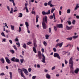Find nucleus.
Instances as JSON below:
<instances>
[{
	"mask_svg": "<svg viewBox=\"0 0 79 79\" xmlns=\"http://www.w3.org/2000/svg\"><path fill=\"white\" fill-rule=\"evenodd\" d=\"M13 8H11V11H10V13L11 14L13 13Z\"/></svg>",
	"mask_w": 79,
	"mask_h": 79,
	"instance_id": "obj_24",
	"label": "nucleus"
},
{
	"mask_svg": "<svg viewBox=\"0 0 79 79\" xmlns=\"http://www.w3.org/2000/svg\"><path fill=\"white\" fill-rule=\"evenodd\" d=\"M18 71L19 73H21V76L23 77L24 79H27L24 76V74H23V70L20 69H18Z\"/></svg>",
	"mask_w": 79,
	"mask_h": 79,
	"instance_id": "obj_3",
	"label": "nucleus"
},
{
	"mask_svg": "<svg viewBox=\"0 0 79 79\" xmlns=\"http://www.w3.org/2000/svg\"><path fill=\"white\" fill-rule=\"evenodd\" d=\"M20 61H19V60L18 58H16L15 60V62H19Z\"/></svg>",
	"mask_w": 79,
	"mask_h": 79,
	"instance_id": "obj_16",
	"label": "nucleus"
},
{
	"mask_svg": "<svg viewBox=\"0 0 79 79\" xmlns=\"http://www.w3.org/2000/svg\"><path fill=\"white\" fill-rule=\"evenodd\" d=\"M49 37V35H45V39H48Z\"/></svg>",
	"mask_w": 79,
	"mask_h": 79,
	"instance_id": "obj_21",
	"label": "nucleus"
},
{
	"mask_svg": "<svg viewBox=\"0 0 79 79\" xmlns=\"http://www.w3.org/2000/svg\"><path fill=\"white\" fill-rule=\"evenodd\" d=\"M10 27L12 31H14L15 30V27L12 25H10Z\"/></svg>",
	"mask_w": 79,
	"mask_h": 79,
	"instance_id": "obj_13",
	"label": "nucleus"
},
{
	"mask_svg": "<svg viewBox=\"0 0 79 79\" xmlns=\"http://www.w3.org/2000/svg\"><path fill=\"white\" fill-rule=\"evenodd\" d=\"M10 52L12 54H14L15 53V51L13 50H11L10 51Z\"/></svg>",
	"mask_w": 79,
	"mask_h": 79,
	"instance_id": "obj_20",
	"label": "nucleus"
},
{
	"mask_svg": "<svg viewBox=\"0 0 79 79\" xmlns=\"http://www.w3.org/2000/svg\"><path fill=\"white\" fill-rule=\"evenodd\" d=\"M52 0L48 2V5H50L51 4H52Z\"/></svg>",
	"mask_w": 79,
	"mask_h": 79,
	"instance_id": "obj_25",
	"label": "nucleus"
},
{
	"mask_svg": "<svg viewBox=\"0 0 79 79\" xmlns=\"http://www.w3.org/2000/svg\"><path fill=\"white\" fill-rule=\"evenodd\" d=\"M79 68H77L76 70L74 71V73L75 74H77L79 72Z\"/></svg>",
	"mask_w": 79,
	"mask_h": 79,
	"instance_id": "obj_10",
	"label": "nucleus"
},
{
	"mask_svg": "<svg viewBox=\"0 0 79 79\" xmlns=\"http://www.w3.org/2000/svg\"><path fill=\"white\" fill-rule=\"evenodd\" d=\"M16 44L18 45L17 46L18 47H20V44L19 42H18V43H16Z\"/></svg>",
	"mask_w": 79,
	"mask_h": 79,
	"instance_id": "obj_30",
	"label": "nucleus"
},
{
	"mask_svg": "<svg viewBox=\"0 0 79 79\" xmlns=\"http://www.w3.org/2000/svg\"><path fill=\"white\" fill-rule=\"evenodd\" d=\"M79 8V6H78V4H77L75 8V10H76L77 8Z\"/></svg>",
	"mask_w": 79,
	"mask_h": 79,
	"instance_id": "obj_19",
	"label": "nucleus"
},
{
	"mask_svg": "<svg viewBox=\"0 0 79 79\" xmlns=\"http://www.w3.org/2000/svg\"><path fill=\"white\" fill-rule=\"evenodd\" d=\"M38 57L39 59H42V53L40 51L38 52Z\"/></svg>",
	"mask_w": 79,
	"mask_h": 79,
	"instance_id": "obj_8",
	"label": "nucleus"
},
{
	"mask_svg": "<svg viewBox=\"0 0 79 79\" xmlns=\"http://www.w3.org/2000/svg\"><path fill=\"white\" fill-rule=\"evenodd\" d=\"M25 24L26 25V27H28L29 26V23H28L27 22H25Z\"/></svg>",
	"mask_w": 79,
	"mask_h": 79,
	"instance_id": "obj_23",
	"label": "nucleus"
},
{
	"mask_svg": "<svg viewBox=\"0 0 79 79\" xmlns=\"http://www.w3.org/2000/svg\"><path fill=\"white\" fill-rule=\"evenodd\" d=\"M48 14L49 15L50 13V10H48Z\"/></svg>",
	"mask_w": 79,
	"mask_h": 79,
	"instance_id": "obj_59",
	"label": "nucleus"
},
{
	"mask_svg": "<svg viewBox=\"0 0 79 79\" xmlns=\"http://www.w3.org/2000/svg\"><path fill=\"white\" fill-rule=\"evenodd\" d=\"M63 42L61 43H59L56 44L55 47L56 48H57V47H58L59 46V47L61 48V47H62V45H63Z\"/></svg>",
	"mask_w": 79,
	"mask_h": 79,
	"instance_id": "obj_5",
	"label": "nucleus"
},
{
	"mask_svg": "<svg viewBox=\"0 0 79 79\" xmlns=\"http://www.w3.org/2000/svg\"><path fill=\"white\" fill-rule=\"evenodd\" d=\"M12 3H13V6H15V5H16V4H15V2H14V0H12Z\"/></svg>",
	"mask_w": 79,
	"mask_h": 79,
	"instance_id": "obj_39",
	"label": "nucleus"
},
{
	"mask_svg": "<svg viewBox=\"0 0 79 79\" xmlns=\"http://www.w3.org/2000/svg\"><path fill=\"white\" fill-rule=\"evenodd\" d=\"M15 42H19V40L18 38H16L15 39Z\"/></svg>",
	"mask_w": 79,
	"mask_h": 79,
	"instance_id": "obj_49",
	"label": "nucleus"
},
{
	"mask_svg": "<svg viewBox=\"0 0 79 79\" xmlns=\"http://www.w3.org/2000/svg\"><path fill=\"white\" fill-rule=\"evenodd\" d=\"M67 13H69V9H68L67 11Z\"/></svg>",
	"mask_w": 79,
	"mask_h": 79,
	"instance_id": "obj_62",
	"label": "nucleus"
},
{
	"mask_svg": "<svg viewBox=\"0 0 79 79\" xmlns=\"http://www.w3.org/2000/svg\"><path fill=\"white\" fill-rule=\"evenodd\" d=\"M34 45V47L35 48H37V44L36 43H33Z\"/></svg>",
	"mask_w": 79,
	"mask_h": 79,
	"instance_id": "obj_31",
	"label": "nucleus"
},
{
	"mask_svg": "<svg viewBox=\"0 0 79 79\" xmlns=\"http://www.w3.org/2000/svg\"><path fill=\"white\" fill-rule=\"evenodd\" d=\"M47 16H45L44 18H43V22L42 23L43 27L44 29H47V24H47Z\"/></svg>",
	"mask_w": 79,
	"mask_h": 79,
	"instance_id": "obj_1",
	"label": "nucleus"
},
{
	"mask_svg": "<svg viewBox=\"0 0 79 79\" xmlns=\"http://www.w3.org/2000/svg\"><path fill=\"white\" fill-rule=\"evenodd\" d=\"M20 62L22 64L23 63V62H24V59H21L20 60Z\"/></svg>",
	"mask_w": 79,
	"mask_h": 79,
	"instance_id": "obj_35",
	"label": "nucleus"
},
{
	"mask_svg": "<svg viewBox=\"0 0 79 79\" xmlns=\"http://www.w3.org/2000/svg\"><path fill=\"white\" fill-rule=\"evenodd\" d=\"M2 63H5V60L3 58H2L0 59Z\"/></svg>",
	"mask_w": 79,
	"mask_h": 79,
	"instance_id": "obj_14",
	"label": "nucleus"
},
{
	"mask_svg": "<svg viewBox=\"0 0 79 79\" xmlns=\"http://www.w3.org/2000/svg\"><path fill=\"white\" fill-rule=\"evenodd\" d=\"M73 27H74L73 26H70L69 27V29H72V28Z\"/></svg>",
	"mask_w": 79,
	"mask_h": 79,
	"instance_id": "obj_64",
	"label": "nucleus"
},
{
	"mask_svg": "<svg viewBox=\"0 0 79 79\" xmlns=\"http://www.w3.org/2000/svg\"><path fill=\"white\" fill-rule=\"evenodd\" d=\"M21 31V28L20 27H19V32H20Z\"/></svg>",
	"mask_w": 79,
	"mask_h": 79,
	"instance_id": "obj_36",
	"label": "nucleus"
},
{
	"mask_svg": "<svg viewBox=\"0 0 79 79\" xmlns=\"http://www.w3.org/2000/svg\"><path fill=\"white\" fill-rule=\"evenodd\" d=\"M6 60L7 63H8V64H10V63H11L10 60L8 58H6Z\"/></svg>",
	"mask_w": 79,
	"mask_h": 79,
	"instance_id": "obj_9",
	"label": "nucleus"
},
{
	"mask_svg": "<svg viewBox=\"0 0 79 79\" xmlns=\"http://www.w3.org/2000/svg\"><path fill=\"white\" fill-rule=\"evenodd\" d=\"M42 56H43L42 59H45V56H44V54H42Z\"/></svg>",
	"mask_w": 79,
	"mask_h": 79,
	"instance_id": "obj_51",
	"label": "nucleus"
},
{
	"mask_svg": "<svg viewBox=\"0 0 79 79\" xmlns=\"http://www.w3.org/2000/svg\"><path fill=\"white\" fill-rule=\"evenodd\" d=\"M54 29L55 31L57 30V27H56L55 26H54Z\"/></svg>",
	"mask_w": 79,
	"mask_h": 79,
	"instance_id": "obj_41",
	"label": "nucleus"
},
{
	"mask_svg": "<svg viewBox=\"0 0 79 79\" xmlns=\"http://www.w3.org/2000/svg\"><path fill=\"white\" fill-rule=\"evenodd\" d=\"M33 50L34 53H37V50H36V48H35L33 47Z\"/></svg>",
	"mask_w": 79,
	"mask_h": 79,
	"instance_id": "obj_12",
	"label": "nucleus"
},
{
	"mask_svg": "<svg viewBox=\"0 0 79 79\" xmlns=\"http://www.w3.org/2000/svg\"><path fill=\"white\" fill-rule=\"evenodd\" d=\"M32 14H33L34 15H35V12L34 10H32L31 11Z\"/></svg>",
	"mask_w": 79,
	"mask_h": 79,
	"instance_id": "obj_40",
	"label": "nucleus"
},
{
	"mask_svg": "<svg viewBox=\"0 0 79 79\" xmlns=\"http://www.w3.org/2000/svg\"><path fill=\"white\" fill-rule=\"evenodd\" d=\"M35 78H36V76H33L32 77V79H35Z\"/></svg>",
	"mask_w": 79,
	"mask_h": 79,
	"instance_id": "obj_56",
	"label": "nucleus"
},
{
	"mask_svg": "<svg viewBox=\"0 0 79 79\" xmlns=\"http://www.w3.org/2000/svg\"><path fill=\"white\" fill-rule=\"evenodd\" d=\"M15 57H13L11 59V61H13V62H15Z\"/></svg>",
	"mask_w": 79,
	"mask_h": 79,
	"instance_id": "obj_18",
	"label": "nucleus"
},
{
	"mask_svg": "<svg viewBox=\"0 0 79 79\" xmlns=\"http://www.w3.org/2000/svg\"><path fill=\"white\" fill-rule=\"evenodd\" d=\"M42 62H43V63H46L45 59H42Z\"/></svg>",
	"mask_w": 79,
	"mask_h": 79,
	"instance_id": "obj_27",
	"label": "nucleus"
},
{
	"mask_svg": "<svg viewBox=\"0 0 79 79\" xmlns=\"http://www.w3.org/2000/svg\"><path fill=\"white\" fill-rule=\"evenodd\" d=\"M28 71L29 72H31V71H32V69H31V68H29L28 69Z\"/></svg>",
	"mask_w": 79,
	"mask_h": 79,
	"instance_id": "obj_46",
	"label": "nucleus"
},
{
	"mask_svg": "<svg viewBox=\"0 0 79 79\" xmlns=\"http://www.w3.org/2000/svg\"><path fill=\"white\" fill-rule=\"evenodd\" d=\"M53 50L54 52H56V49L55 48H53Z\"/></svg>",
	"mask_w": 79,
	"mask_h": 79,
	"instance_id": "obj_42",
	"label": "nucleus"
},
{
	"mask_svg": "<svg viewBox=\"0 0 79 79\" xmlns=\"http://www.w3.org/2000/svg\"><path fill=\"white\" fill-rule=\"evenodd\" d=\"M1 35H2V36H3V37H5V34H4V33L3 32H2L1 33Z\"/></svg>",
	"mask_w": 79,
	"mask_h": 79,
	"instance_id": "obj_32",
	"label": "nucleus"
},
{
	"mask_svg": "<svg viewBox=\"0 0 79 79\" xmlns=\"http://www.w3.org/2000/svg\"><path fill=\"white\" fill-rule=\"evenodd\" d=\"M7 9L8 10V11H10V7H9V6H7Z\"/></svg>",
	"mask_w": 79,
	"mask_h": 79,
	"instance_id": "obj_57",
	"label": "nucleus"
},
{
	"mask_svg": "<svg viewBox=\"0 0 79 79\" xmlns=\"http://www.w3.org/2000/svg\"><path fill=\"white\" fill-rule=\"evenodd\" d=\"M27 6H25V7L23 8V10H27Z\"/></svg>",
	"mask_w": 79,
	"mask_h": 79,
	"instance_id": "obj_45",
	"label": "nucleus"
},
{
	"mask_svg": "<svg viewBox=\"0 0 79 79\" xmlns=\"http://www.w3.org/2000/svg\"><path fill=\"white\" fill-rule=\"evenodd\" d=\"M47 5H48V3H47V2H45L44 3V5L45 6H47Z\"/></svg>",
	"mask_w": 79,
	"mask_h": 79,
	"instance_id": "obj_52",
	"label": "nucleus"
},
{
	"mask_svg": "<svg viewBox=\"0 0 79 79\" xmlns=\"http://www.w3.org/2000/svg\"><path fill=\"white\" fill-rule=\"evenodd\" d=\"M38 18H39V17L37 16L36 17V23H37L38 22V21L39 20Z\"/></svg>",
	"mask_w": 79,
	"mask_h": 79,
	"instance_id": "obj_22",
	"label": "nucleus"
},
{
	"mask_svg": "<svg viewBox=\"0 0 79 79\" xmlns=\"http://www.w3.org/2000/svg\"><path fill=\"white\" fill-rule=\"evenodd\" d=\"M32 44V42H31V41H29V42H28L27 43V45H30V44Z\"/></svg>",
	"mask_w": 79,
	"mask_h": 79,
	"instance_id": "obj_29",
	"label": "nucleus"
},
{
	"mask_svg": "<svg viewBox=\"0 0 79 79\" xmlns=\"http://www.w3.org/2000/svg\"><path fill=\"white\" fill-rule=\"evenodd\" d=\"M24 48H25V49H26L27 48V46H26V44L24 43L23 45L22 46Z\"/></svg>",
	"mask_w": 79,
	"mask_h": 79,
	"instance_id": "obj_15",
	"label": "nucleus"
},
{
	"mask_svg": "<svg viewBox=\"0 0 79 79\" xmlns=\"http://www.w3.org/2000/svg\"><path fill=\"white\" fill-rule=\"evenodd\" d=\"M9 42H10V44H13V41H12V40H9Z\"/></svg>",
	"mask_w": 79,
	"mask_h": 79,
	"instance_id": "obj_48",
	"label": "nucleus"
},
{
	"mask_svg": "<svg viewBox=\"0 0 79 79\" xmlns=\"http://www.w3.org/2000/svg\"><path fill=\"white\" fill-rule=\"evenodd\" d=\"M75 23H76V20H73V21L72 24H75Z\"/></svg>",
	"mask_w": 79,
	"mask_h": 79,
	"instance_id": "obj_43",
	"label": "nucleus"
},
{
	"mask_svg": "<svg viewBox=\"0 0 79 79\" xmlns=\"http://www.w3.org/2000/svg\"><path fill=\"white\" fill-rule=\"evenodd\" d=\"M9 74H10V79H12V73L11 72H9Z\"/></svg>",
	"mask_w": 79,
	"mask_h": 79,
	"instance_id": "obj_17",
	"label": "nucleus"
},
{
	"mask_svg": "<svg viewBox=\"0 0 79 79\" xmlns=\"http://www.w3.org/2000/svg\"><path fill=\"white\" fill-rule=\"evenodd\" d=\"M2 41H3V42H6V39H2Z\"/></svg>",
	"mask_w": 79,
	"mask_h": 79,
	"instance_id": "obj_60",
	"label": "nucleus"
},
{
	"mask_svg": "<svg viewBox=\"0 0 79 79\" xmlns=\"http://www.w3.org/2000/svg\"><path fill=\"white\" fill-rule=\"evenodd\" d=\"M77 37H78V35L73 36V39H77Z\"/></svg>",
	"mask_w": 79,
	"mask_h": 79,
	"instance_id": "obj_34",
	"label": "nucleus"
},
{
	"mask_svg": "<svg viewBox=\"0 0 79 79\" xmlns=\"http://www.w3.org/2000/svg\"><path fill=\"white\" fill-rule=\"evenodd\" d=\"M55 8L52 9V10L51 11L52 13H53V11H55Z\"/></svg>",
	"mask_w": 79,
	"mask_h": 79,
	"instance_id": "obj_33",
	"label": "nucleus"
},
{
	"mask_svg": "<svg viewBox=\"0 0 79 79\" xmlns=\"http://www.w3.org/2000/svg\"><path fill=\"white\" fill-rule=\"evenodd\" d=\"M50 19H53V15H51L49 17Z\"/></svg>",
	"mask_w": 79,
	"mask_h": 79,
	"instance_id": "obj_47",
	"label": "nucleus"
},
{
	"mask_svg": "<svg viewBox=\"0 0 79 79\" xmlns=\"http://www.w3.org/2000/svg\"><path fill=\"white\" fill-rule=\"evenodd\" d=\"M56 27L57 28H61L63 29V24H57L56 25Z\"/></svg>",
	"mask_w": 79,
	"mask_h": 79,
	"instance_id": "obj_6",
	"label": "nucleus"
},
{
	"mask_svg": "<svg viewBox=\"0 0 79 79\" xmlns=\"http://www.w3.org/2000/svg\"><path fill=\"white\" fill-rule=\"evenodd\" d=\"M54 56L55 57H57V58L59 60H60V59H61L60 56L59 54H58L57 53H54Z\"/></svg>",
	"mask_w": 79,
	"mask_h": 79,
	"instance_id": "obj_4",
	"label": "nucleus"
},
{
	"mask_svg": "<svg viewBox=\"0 0 79 79\" xmlns=\"http://www.w3.org/2000/svg\"><path fill=\"white\" fill-rule=\"evenodd\" d=\"M52 32V30H51V28H49V32L51 33Z\"/></svg>",
	"mask_w": 79,
	"mask_h": 79,
	"instance_id": "obj_38",
	"label": "nucleus"
},
{
	"mask_svg": "<svg viewBox=\"0 0 79 79\" xmlns=\"http://www.w3.org/2000/svg\"><path fill=\"white\" fill-rule=\"evenodd\" d=\"M0 76H5V74H4V73H2L0 74Z\"/></svg>",
	"mask_w": 79,
	"mask_h": 79,
	"instance_id": "obj_54",
	"label": "nucleus"
},
{
	"mask_svg": "<svg viewBox=\"0 0 79 79\" xmlns=\"http://www.w3.org/2000/svg\"><path fill=\"white\" fill-rule=\"evenodd\" d=\"M66 28L67 29V30H69V27H68V26H66Z\"/></svg>",
	"mask_w": 79,
	"mask_h": 79,
	"instance_id": "obj_53",
	"label": "nucleus"
},
{
	"mask_svg": "<svg viewBox=\"0 0 79 79\" xmlns=\"http://www.w3.org/2000/svg\"><path fill=\"white\" fill-rule=\"evenodd\" d=\"M41 51L43 53H44V49L43 48L42 49Z\"/></svg>",
	"mask_w": 79,
	"mask_h": 79,
	"instance_id": "obj_61",
	"label": "nucleus"
},
{
	"mask_svg": "<svg viewBox=\"0 0 79 79\" xmlns=\"http://www.w3.org/2000/svg\"><path fill=\"white\" fill-rule=\"evenodd\" d=\"M43 44H44V45L45 46H47V42H46L45 41H44L43 42Z\"/></svg>",
	"mask_w": 79,
	"mask_h": 79,
	"instance_id": "obj_28",
	"label": "nucleus"
},
{
	"mask_svg": "<svg viewBox=\"0 0 79 79\" xmlns=\"http://www.w3.org/2000/svg\"><path fill=\"white\" fill-rule=\"evenodd\" d=\"M51 76L48 73H47L46 75V77L48 79H50Z\"/></svg>",
	"mask_w": 79,
	"mask_h": 79,
	"instance_id": "obj_11",
	"label": "nucleus"
},
{
	"mask_svg": "<svg viewBox=\"0 0 79 79\" xmlns=\"http://www.w3.org/2000/svg\"><path fill=\"white\" fill-rule=\"evenodd\" d=\"M19 15L18 16V17H19L20 18L22 17V16H23V14L22 13H20Z\"/></svg>",
	"mask_w": 79,
	"mask_h": 79,
	"instance_id": "obj_26",
	"label": "nucleus"
},
{
	"mask_svg": "<svg viewBox=\"0 0 79 79\" xmlns=\"http://www.w3.org/2000/svg\"><path fill=\"white\" fill-rule=\"evenodd\" d=\"M65 64H67V63H68V62H67L66 60H65Z\"/></svg>",
	"mask_w": 79,
	"mask_h": 79,
	"instance_id": "obj_63",
	"label": "nucleus"
},
{
	"mask_svg": "<svg viewBox=\"0 0 79 79\" xmlns=\"http://www.w3.org/2000/svg\"><path fill=\"white\" fill-rule=\"evenodd\" d=\"M23 71L24 72L26 76H27L28 75V71H27V69H25L24 68H23L22 69Z\"/></svg>",
	"mask_w": 79,
	"mask_h": 79,
	"instance_id": "obj_7",
	"label": "nucleus"
},
{
	"mask_svg": "<svg viewBox=\"0 0 79 79\" xmlns=\"http://www.w3.org/2000/svg\"><path fill=\"white\" fill-rule=\"evenodd\" d=\"M42 15H45V11H42Z\"/></svg>",
	"mask_w": 79,
	"mask_h": 79,
	"instance_id": "obj_50",
	"label": "nucleus"
},
{
	"mask_svg": "<svg viewBox=\"0 0 79 79\" xmlns=\"http://www.w3.org/2000/svg\"><path fill=\"white\" fill-rule=\"evenodd\" d=\"M13 48L15 49V50H17V48H16V46L14 45L13 46Z\"/></svg>",
	"mask_w": 79,
	"mask_h": 79,
	"instance_id": "obj_37",
	"label": "nucleus"
},
{
	"mask_svg": "<svg viewBox=\"0 0 79 79\" xmlns=\"http://www.w3.org/2000/svg\"><path fill=\"white\" fill-rule=\"evenodd\" d=\"M37 67L38 68H40V65L39 64H38L37 65Z\"/></svg>",
	"mask_w": 79,
	"mask_h": 79,
	"instance_id": "obj_55",
	"label": "nucleus"
},
{
	"mask_svg": "<svg viewBox=\"0 0 79 79\" xmlns=\"http://www.w3.org/2000/svg\"><path fill=\"white\" fill-rule=\"evenodd\" d=\"M33 42H34L33 44L37 43V41L36 40V39H34L33 40Z\"/></svg>",
	"mask_w": 79,
	"mask_h": 79,
	"instance_id": "obj_44",
	"label": "nucleus"
},
{
	"mask_svg": "<svg viewBox=\"0 0 79 79\" xmlns=\"http://www.w3.org/2000/svg\"><path fill=\"white\" fill-rule=\"evenodd\" d=\"M55 68H56V67L55 66L52 67L51 69L52 70H54V69H55Z\"/></svg>",
	"mask_w": 79,
	"mask_h": 79,
	"instance_id": "obj_58",
	"label": "nucleus"
},
{
	"mask_svg": "<svg viewBox=\"0 0 79 79\" xmlns=\"http://www.w3.org/2000/svg\"><path fill=\"white\" fill-rule=\"evenodd\" d=\"M74 64V62L73 61V57H72L69 60V66L70 69H73V65Z\"/></svg>",
	"mask_w": 79,
	"mask_h": 79,
	"instance_id": "obj_2",
	"label": "nucleus"
}]
</instances>
